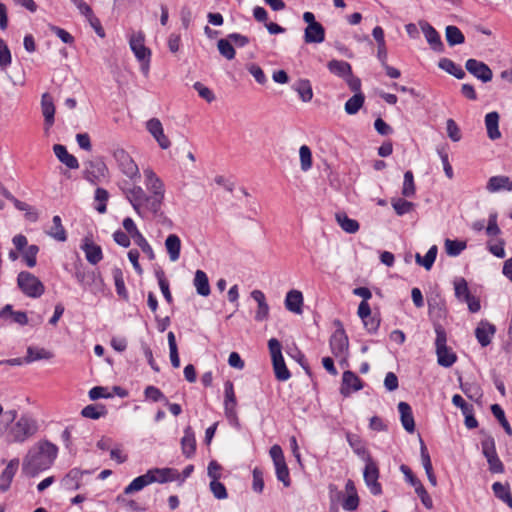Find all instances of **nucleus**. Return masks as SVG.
Listing matches in <instances>:
<instances>
[{"label": "nucleus", "instance_id": "obj_1", "mask_svg": "<svg viewBox=\"0 0 512 512\" xmlns=\"http://www.w3.org/2000/svg\"><path fill=\"white\" fill-rule=\"evenodd\" d=\"M144 176L145 186L150 195L137 185L121 187L126 199L142 218L146 217L147 213L156 216L161 211L165 195L164 183L152 169H145Z\"/></svg>", "mask_w": 512, "mask_h": 512}, {"label": "nucleus", "instance_id": "obj_2", "mask_svg": "<svg viewBox=\"0 0 512 512\" xmlns=\"http://www.w3.org/2000/svg\"><path fill=\"white\" fill-rule=\"evenodd\" d=\"M58 448L48 440H42L33 445L27 452L22 463V473L34 478L39 473L48 470L54 463Z\"/></svg>", "mask_w": 512, "mask_h": 512}, {"label": "nucleus", "instance_id": "obj_3", "mask_svg": "<svg viewBox=\"0 0 512 512\" xmlns=\"http://www.w3.org/2000/svg\"><path fill=\"white\" fill-rule=\"evenodd\" d=\"M37 421L28 414H22L9 428L7 438L9 442L24 443L38 431Z\"/></svg>", "mask_w": 512, "mask_h": 512}, {"label": "nucleus", "instance_id": "obj_4", "mask_svg": "<svg viewBox=\"0 0 512 512\" xmlns=\"http://www.w3.org/2000/svg\"><path fill=\"white\" fill-rule=\"evenodd\" d=\"M436 333L435 347L438 364L442 367H451L457 361V355L447 346V333L440 323H434Z\"/></svg>", "mask_w": 512, "mask_h": 512}, {"label": "nucleus", "instance_id": "obj_5", "mask_svg": "<svg viewBox=\"0 0 512 512\" xmlns=\"http://www.w3.org/2000/svg\"><path fill=\"white\" fill-rule=\"evenodd\" d=\"M143 34H131L129 46L140 64L141 72L147 76L150 69L151 50L144 43Z\"/></svg>", "mask_w": 512, "mask_h": 512}, {"label": "nucleus", "instance_id": "obj_6", "mask_svg": "<svg viewBox=\"0 0 512 512\" xmlns=\"http://www.w3.org/2000/svg\"><path fill=\"white\" fill-rule=\"evenodd\" d=\"M17 286L21 292L30 298H39L45 292L44 284L34 274L21 271L17 276Z\"/></svg>", "mask_w": 512, "mask_h": 512}, {"label": "nucleus", "instance_id": "obj_7", "mask_svg": "<svg viewBox=\"0 0 512 512\" xmlns=\"http://www.w3.org/2000/svg\"><path fill=\"white\" fill-rule=\"evenodd\" d=\"M112 156L117 164L118 169L126 177L132 181L140 178L138 165L126 150L121 147L113 148Z\"/></svg>", "mask_w": 512, "mask_h": 512}, {"label": "nucleus", "instance_id": "obj_8", "mask_svg": "<svg viewBox=\"0 0 512 512\" xmlns=\"http://www.w3.org/2000/svg\"><path fill=\"white\" fill-rule=\"evenodd\" d=\"M481 448L487 460L489 471L493 474L503 473L505 470L504 464L497 454L495 440L491 435L486 436L481 441Z\"/></svg>", "mask_w": 512, "mask_h": 512}, {"label": "nucleus", "instance_id": "obj_9", "mask_svg": "<svg viewBox=\"0 0 512 512\" xmlns=\"http://www.w3.org/2000/svg\"><path fill=\"white\" fill-rule=\"evenodd\" d=\"M74 277L84 290L94 294L102 290L103 279L99 272L77 268Z\"/></svg>", "mask_w": 512, "mask_h": 512}, {"label": "nucleus", "instance_id": "obj_10", "mask_svg": "<svg viewBox=\"0 0 512 512\" xmlns=\"http://www.w3.org/2000/svg\"><path fill=\"white\" fill-rule=\"evenodd\" d=\"M269 453L275 466L277 479L282 482L285 487H289L291 485L290 473L282 448L275 444L270 448Z\"/></svg>", "mask_w": 512, "mask_h": 512}, {"label": "nucleus", "instance_id": "obj_11", "mask_svg": "<svg viewBox=\"0 0 512 512\" xmlns=\"http://www.w3.org/2000/svg\"><path fill=\"white\" fill-rule=\"evenodd\" d=\"M363 476L366 485L369 487L370 492L373 495L382 494V486L378 482L379 469L377 464L370 457H368L366 461Z\"/></svg>", "mask_w": 512, "mask_h": 512}, {"label": "nucleus", "instance_id": "obj_12", "mask_svg": "<svg viewBox=\"0 0 512 512\" xmlns=\"http://www.w3.org/2000/svg\"><path fill=\"white\" fill-rule=\"evenodd\" d=\"M339 326L340 327L331 335L329 341L332 354L335 357L344 355L349 348L348 336L340 323Z\"/></svg>", "mask_w": 512, "mask_h": 512}, {"label": "nucleus", "instance_id": "obj_13", "mask_svg": "<svg viewBox=\"0 0 512 512\" xmlns=\"http://www.w3.org/2000/svg\"><path fill=\"white\" fill-rule=\"evenodd\" d=\"M465 68L470 74L484 83L491 81L493 78L492 70L482 61L473 58L468 59L465 63Z\"/></svg>", "mask_w": 512, "mask_h": 512}, {"label": "nucleus", "instance_id": "obj_14", "mask_svg": "<svg viewBox=\"0 0 512 512\" xmlns=\"http://www.w3.org/2000/svg\"><path fill=\"white\" fill-rule=\"evenodd\" d=\"M146 128L162 149H168L170 147V140L164 134L162 123L158 118H151L148 120Z\"/></svg>", "mask_w": 512, "mask_h": 512}, {"label": "nucleus", "instance_id": "obj_15", "mask_svg": "<svg viewBox=\"0 0 512 512\" xmlns=\"http://www.w3.org/2000/svg\"><path fill=\"white\" fill-rule=\"evenodd\" d=\"M363 388L361 379L352 371L347 370L343 372L342 384L340 392L343 396L347 397L352 391H359Z\"/></svg>", "mask_w": 512, "mask_h": 512}, {"label": "nucleus", "instance_id": "obj_16", "mask_svg": "<svg viewBox=\"0 0 512 512\" xmlns=\"http://www.w3.org/2000/svg\"><path fill=\"white\" fill-rule=\"evenodd\" d=\"M19 467V459L13 458L11 459L5 469L0 474V491L6 492L9 490L12 480L18 470Z\"/></svg>", "mask_w": 512, "mask_h": 512}, {"label": "nucleus", "instance_id": "obj_17", "mask_svg": "<svg viewBox=\"0 0 512 512\" xmlns=\"http://www.w3.org/2000/svg\"><path fill=\"white\" fill-rule=\"evenodd\" d=\"M496 332V327L488 321L482 320L475 329V337L482 347L491 343V338Z\"/></svg>", "mask_w": 512, "mask_h": 512}, {"label": "nucleus", "instance_id": "obj_18", "mask_svg": "<svg viewBox=\"0 0 512 512\" xmlns=\"http://www.w3.org/2000/svg\"><path fill=\"white\" fill-rule=\"evenodd\" d=\"M0 319L16 323L21 326L28 324V316L24 311H14L12 305L7 304L0 310Z\"/></svg>", "mask_w": 512, "mask_h": 512}, {"label": "nucleus", "instance_id": "obj_19", "mask_svg": "<svg viewBox=\"0 0 512 512\" xmlns=\"http://www.w3.org/2000/svg\"><path fill=\"white\" fill-rule=\"evenodd\" d=\"M81 249L84 251L87 261L92 265H96L103 258L101 247L87 238L81 245Z\"/></svg>", "mask_w": 512, "mask_h": 512}, {"label": "nucleus", "instance_id": "obj_20", "mask_svg": "<svg viewBox=\"0 0 512 512\" xmlns=\"http://www.w3.org/2000/svg\"><path fill=\"white\" fill-rule=\"evenodd\" d=\"M53 151L58 160L66 165L69 169H78L79 162L77 158L67 151V148L62 144H55Z\"/></svg>", "mask_w": 512, "mask_h": 512}, {"label": "nucleus", "instance_id": "obj_21", "mask_svg": "<svg viewBox=\"0 0 512 512\" xmlns=\"http://www.w3.org/2000/svg\"><path fill=\"white\" fill-rule=\"evenodd\" d=\"M398 411L403 428L407 432L413 433L415 431V421L411 406L406 402H399Z\"/></svg>", "mask_w": 512, "mask_h": 512}, {"label": "nucleus", "instance_id": "obj_22", "mask_svg": "<svg viewBox=\"0 0 512 512\" xmlns=\"http://www.w3.org/2000/svg\"><path fill=\"white\" fill-rule=\"evenodd\" d=\"M420 455H421L422 465L425 469L428 481L430 482V484L432 486H436L437 478L433 471V466H432V462H431V458H430L428 449L422 439H420Z\"/></svg>", "mask_w": 512, "mask_h": 512}, {"label": "nucleus", "instance_id": "obj_23", "mask_svg": "<svg viewBox=\"0 0 512 512\" xmlns=\"http://www.w3.org/2000/svg\"><path fill=\"white\" fill-rule=\"evenodd\" d=\"M155 482L154 476L152 473H149V470L135 479L132 480V482L125 487L124 494L129 495L134 492H138L142 490L144 487H146L149 484H152Z\"/></svg>", "mask_w": 512, "mask_h": 512}, {"label": "nucleus", "instance_id": "obj_24", "mask_svg": "<svg viewBox=\"0 0 512 512\" xmlns=\"http://www.w3.org/2000/svg\"><path fill=\"white\" fill-rule=\"evenodd\" d=\"M499 114L496 111L489 112L485 116V126L487 130V136L491 140H497L501 137L499 130Z\"/></svg>", "mask_w": 512, "mask_h": 512}, {"label": "nucleus", "instance_id": "obj_25", "mask_svg": "<svg viewBox=\"0 0 512 512\" xmlns=\"http://www.w3.org/2000/svg\"><path fill=\"white\" fill-rule=\"evenodd\" d=\"M181 448L182 453L190 458L195 454L196 450V439L193 429L190 426H187L184 429V436L181 439Z\"/></svg>", "mask_w": 512, "mask_h": 512}, {"label": "nucleus", "instance_id": "obj_26", "mask_svg": "<svg viewBox=\"0 0 512 512\" xmlns=\"http://www.w3.org/2000/svg\"><path fill=\"white\" fill-rule=\"evenodd\" d=\"M303 306V295L299 290H290L285 298V307L288 311L301 314Z\"/></svg>", "mask_w": 512, "mask_h": 512}, {"label": "nucleus", "instance_id": "obj_27", "mask_svg": "<svg viewBox=\"0 0 512 512\" xmlns=\"http://www.w3.org/2000/svg\"><path fill=\"white\" fill-rule=\"evenodd\" d=\"M486 189L492 193L500 190L512 191V180L504 175L492 176L487 182Z\"/></svg>", "mask_w": 512, "mask_h": 512}, {"label": "nucleus", "instance_id": "obj_28", "mask_svg": "<svg viewBox=\"0 0 512 512\" xmlns=\"http://www.w3.org/2000/svg\"><path fill=\"white\" fill-rule=\"evenodd\" d=\"M105 169L106 165L103 162L90 161L84 171V178L87 181L96 184L100 177L104 176Z\"/></svg>", "mask_w": 512, "mask_h": 512}, {"label": "nucleus", "instance_id": "obj_29", "mask_svg": "<svg viewBox=\"0 0 512 512\" xmlns=\"http://www.w3.org/2000/svg\"><path fill=\"white\" fill-rule=\"evenodd\" d=\"M41 108L44 116V122L47 128L51 127L54 123L55 106L52 97L45 93L42 96Z\"/></svg>", "mask_w": 512, "mask_h": 512}, {"label": "nucleus", "instance_id": "obj_30", "mask_svg": "<svg viewBox=\"0 0 512 512\" xmlns=\"http://www.w3.org/2000/svg\"><path fill=\"white\" fill-rule=\"evenodd\" d=\"M54 357V354L45 349L34 346H29L27 348L26 356L24 357L25 363H32L34 361L39 360H50Z\"/></svg>", "mask_w": 512, "mask_h": 512}, {"label": "nucleus", "instance_id": "obj_31", "mask_svg": "<svg viewBox=\"0 0 512 512\" xmlns=\"http://www.w3.org/2000/svg\"><path fill=\"white\" fill-rule=\"evenodd\" d=\"M84 473L78 468L71 469L62 479V485L68 490H78Z\"/></svg>", "mask_w": 512, "mask_h": 512}, {"label": "nucleus", "instance_id": "obj_32", "mask_svg": "<svg viewBox=\"0 0 512 512\" xmlns=\"http://www.w3.org/2000/svg\"><path fill=\"white\" fill-rule=\"evenodd\" d=\"M46 234L59 242L67 240V232L62 225V219L59 215H55L52 219V226L46 231Z\"/></svg>", "mask_w": 512, "mask_h": 512}, {"label": "nucleus", "instance_id": "obj_33", "mask_svg": "<svg viewBox=\"0 0 512 512\" xmlns=\"http://www.w3.org/2000/svg\"><path fill=\"white\" fill-rule=\"evenodd\" d=\"M165 247L169 254V259L172 262H175L180 257L181 251V240L178 235L170 234L165 240Z\"/></svg>", "mask_w": 512, "mask_h": 512}, {"label": "nucleus", "instance_id": "obj_34", "mask_svg": "<svg viewBox=\"0 0 512 512\" xmlns=\"http://www.w3.org/2000/svg\"><path fill=\"white\" fill-rule=\"evenodd\" d=\"M492 490L496 498L503 501L512 509V494L510 491L509 484L495 482L492 484Z\"/></svg>", "mask_w": 512, "mask_h": 512}, {"label": "nucleus", "instance_id": "obj_35", "mask_svg": "<svg viewBox=\"0 0 512 512\" xmlns=\"http://www.w3.org/2000/svg\"><path fill=\"white\" fill-rule=\"evenodd\" d=\"M293 89L298 93L303 102H310L313 98V89L308 79H300L293 85Z\"/></svg>", "mask_w": 512, "mask_h": 512}, {"label": "nucleus", "instance_id": "obj_36", "mask_svg": "<svg viewBox=\"0 0 512 512\" xmlns=\"http://www.w3.org/2000/svg\"><path fill=\"white\" fill-rule=\"evenodd\" d=\"M194 286L196 291L201 296H208L210 294V284L207 274L202 270H197L194 277Z\"/></svg>", "mask_w": 512, "mask_h": 512}, {"label": "nucleus", "instance_id": "obj_37", "mask_svg": "<svg viewBox=\"0 0 512 512\" xmlns=\"http://www.w3.org/2000/svg\"><path fill=\"white\" fill-rule=\"evenodd\" d=\"M112 275H113L117 295L124 300H128L129 295H128V291L125 286L124 275H123L122 269L119 267H114L112 270Z\"/></svg>", "mask_w": 512, "mask_h": 512}, {"label": "nucleus", "instance_id": "obj_38", "mask_svg": "<svg viewBox=\"0 0 512 512\" xmlns=\"http://www.w3.org/2000/svg\"><path fill=\"white\" fill-rule=\"evenodd\" d=\"M327 67L332 74L342 78H346L352 72L351 65L343 60H331Z\"/></svg>", "mask_w": 512, "mask_h": 512}, {"label": "nucleus", "instance_id": "obj_39", "mask_svg": "<svg viewBox=\"0 0 512 512\" xmlns=\"http://www.w3.org/2000/svg\"><path fill=\"white\" fill-rule=\"evenodd\" d=\"M107 413H108V411H107L105 405H103V404H90V405L85 406L81 410V415L84 418H89V419H93V420H97L101 417H104L107 415Z\"/></svg>", "mask_w": 512, "mask_h": 512}, {"label": "nucleus", "instance_id": "obj_40", "mask_svg": "<svg viewBox=\"0 0 512 512\" xmlns=\"http://www.w3.org/2000/svg\"><path fill=\"white\" fill-rule=\"evenodd\" d=\"M438 66L446 71L447 73L453 75L457 79H463L465 77V71L461 66L455 64L452 60L448 58L440 59Z\"/></svg>", "mask_w": 512, "mask_h": 512}, {"label": "nucleus", "instance_id": "obj_41", "mask_svg": "<svg viewBox=\"0 0 512 512\" xmlns=\"http://www.w3.org/2000/svg\"><path fill=\"white\" fill-rule=\"evenodd\" d=\"M365 101V96L362 92L354 94L351 98H349L344 106L345 112L349 115L356 114L361 107L363 106Z\"/></svg>", "mask_w": 512, "mask_h": 512}, {"label": "nucleus", "instance_id": "obj_42", "mask_svg": "<svg viewBox=\"0 0 512 512\" xmlns=\"http://www.w3.org/2000/svg\"><path fill=\"white\" fill-rule=\"evenodd\" d=\"M336 219L340 227L347 233H356L360 228L358 221L349 218L345 213H338Z\"/></svg>", "mask_w": 512, "mask_h": 512}, {"label": "nucleus", "instance_id": "obj_43", "mask_svg": "<svg viewBox=\"0 0 512 512\" xmlns=\"http://www.w3.org/2000/svg\"><path fill=\"white\" fill-rule=\"evenodd\" d=\"M217 48L219 53L227 60L235 58V48L233 46V41H231L229 37L219 39L217 42Z\"/></svg>", "mask_w": 512, "mask_h": 512}, {"label": "nucleus", "instance_id": "obj_44", "mask_svg": "<svg viewBox=\"0 0 512 512\" xmlns=\"http://www.w3.org/2000/svg\"><path fill=\"white\" fill-rule=\"evenodd\" d=\"M155 276L158 280L159 287L165 300L167 301V303L171 304L173 302V297L170 292L169 282L166 279L165 272L161 268H159L155 271Z\"/></svg>", "mask_w": 512, "mask_h": 512}, {"label": "nucleus", "instance_id": "obj_45", "mask_svg": "<svg viewBox=\"0 0 512 512\" xmlns=\"http://www.w3.org/2000/svg\"><path fill=\"white\" fill-rule=\"evenodd\" d=\"M236 406L237 400H232L231 402L224 400V413L227 420L232 426L239 428V418L237 415Z\"/></svg>", "mask_w": 512, "mask_h": 512}, {"label": "nucleus", "instance_id": "obj_46", "mask_svg": "<svg viewBox=\"0 0 512 512\" xmlns=\"http://www.w3.org/2000/svg\"><path fill=\"white\" fill-rule=\"evenodd\" d=\"M428 307L429 316L433 319L434 323H439L438 320L445 317L446 310L443 303L436 300H428Z\"/></svg>", "mask_w": 512, "mask_h": 512}, {"label": "nucleus", "instance_id": "obj_47", "mask_svg": "<svg viewBox=\"0 0 512 512\" xmlns=\"http://www.w3.org/2000/svg\"><path fill=\"white\" fill-rule=\"evenodd\" d=\"M491 412L503 427L505 433L509 436L512 435V428L506 419L505 412L499 404L491 405Z\"/></svg>", "mask_w": 512, "mask_h": 512}, {"label": "nucleus", "instance_id": "obj_48", "mask_svg": "<svg viewBox=\"0 0 512 512\" xmlns=\"http://www.w3.org/2000/svg\"><path fill=\"white\" fill-rule=\"evenodd\" d=\"M275 377L279 381H287L291 377V373L287 368L284 358L272 361Z\"/></svg>", "mask_w": 512, "mask_h": 512}, {"label": "nucleus", "instance_id": "obj_49", "mask_svg": "<svg viewBox=\"0 0 512 512\" xmlns=\"http://www.w3.org/2000/svg\"><path fill=\"white\" fill-rule=\"evenodd\" d=\"M391 204L398 216L410 213L415 206L413 202L407 201L403 198L392 199Z\"/></svg>", "mask_w": 512, "mask_h": 512}, {"label": "nucleus", "instance_id": "obj_50", "mask_svg": "<svg viewBox=\"0 0 512 512\" xmlns=\"http://www.w3.org/2000/svg\"><path fill=\"white\" fill-rule=\"evenodd\" d=\"M401 193L405 197H413L416 193L414 175L411 170H408L404 173V181Z\"/></svg>", "mask_w": 512, "mask_h": 512}, {"label": "nucleus", "instance_id": "obj_51", "mask_svg": "<svg viewBox=\"0 0 512 512\" xmlns=\"http://www.w3.org/2000/svg\"><path fill=\"white\" fill-rule=\"evenodd\" d=\"M174 470L171 468H153L149 469V473L154 476L155 482L166 483L174 480Z\"/></svg>", "mask_w": 512, "mask_h": 512}, {"label": "nucleus", "instance_id": "obj_52", "mask_svg": "<svg viewBox=\"0 0 512 512\" xmlns=\"http://www.w3.org/2000/svg\"><path fill=\"white\" fill-rule=\"evenodd\" d=\"M455 296L459 300H466L472 294L469 291L467 281L464 278H457L454 281Z\"/></svg>", "mask_w": 512, "mask_h": 512}, {"label": "nucleus", "instance_id": "obj_53", "mask_svg": "<svg viewBox=\"0 0 512 512\" xmlns=\"http://www.w3.org/2000/svg\"><path fill=\"white\" fill-rule=\"evenodd\" d=\"M12 62L11 51L7 43L0 38V69L6 70Z\"/></svg>", "mask_w": 512, "mask_h": 512}, {"label": "nucleus", "instance_id": "obj_54", "mask_svg": "<svg viewBox=\"0 0 512 512\" xmlns=\"http://www.w3.org/2000/svg\"><path fill=\"white\" fill-rule=\"evenodd\" d=\"M466 248V242L446 239L445 250L449 256H458Z\"/></svg>", "mask_w": 512, "mask_h": 512}, {"label": "nucleus", "instance_id": "obj_55", "mask_svg": "<svg viewBox=\"0 0 512 512\" xmlns=\"http://www.w3.org/2000/svg\"><path fill=\"white\" fill-rule=\"evenodd\" d=\"M109 198V193L106 189L98 187L95 191V201L98 202L96 205V210L103 214L107 210V201Z\"/></svg>", "mask_w": 512, "mask_h": 512}, {"label": "nucleus", "instance_id": "obj_56", "mask_svg": "<svg viewBox=\"0 0 512 512\" xmlns=\"http://www.w3.org/2000/svg\"><path fill=\"white\" fill-rule=\"evenodd\" d=\"M132 239L134 240L135 244L140 247L142 252L147 255L149 260L155 259V253L142 233H139Z\"/></svg>", "mask_w": 512, "mask_h": 512}, {"label": "nucleus", "instance_id": "obj_57", "mask_svg": "<svg viewBox=\"0 0 512 512\" xmlns=\"http://www.w3.org/2000/svg\"><path fill=\"white\" fill-rule=\"evenodd\" d=\"M384 35L385 34H373L374 39L378 46L377 58L381 64H385V61H387V58H388V52H387V48H386V42H385Z\"/></svg>", "mask_w": 512, "mask_h": 512}, {"label": "nucleus", "instance_id": "obj_58", "mask_svg": "<svg viewBox=\"0 0 512 512\" xmlns=\"http://www.w3.org/2000/svg\"><path fill=\"white\" fill-rule=\"evenodd\" d=\"M303 20L307 23L304 32H325L322 24L315 20V16L312 12H305L303 14Z\"/></svg>", "mask_w": 512, "mask_h": 512}, {"label": "nucleus", "instance_id": "obj_59", "mask_svg": "<svg viewBox=\"0 0 512 512\" xmlns=\"http://www.w3.org/2000/svg\"><path fill=\"white\" fill-rule=\"evenodd\" d=\"M39 247L37 245H29L25 251H23V260L29 268H33L37 263V254Z\"/></svg>", "mask_w": 512, "mask_h": 512}, {"label": "nucleus", "instance_id": "obj_60", "mask_svg": "<svg viewBox=\"0 0 512 512\" xmlns=\"http://www.w3.org/2000/svg\"><path fill=\"white\" fill-rule=\"evenodd\" d=\"M144 395L146 399H149L153 402H167V397L163 394V392L153 385H149L145 388Z\"/></svg>", "mask_w": 512, "mask_h": 512}, {"label": "nucleus", "instance_id": "obj_61", "mask_svg": "<svg viewBox=\"0 0 512 512\" xmlns=\"http://www.w3.org/2000/svg\"><path fill=\"white\" fill-rule=\"evenodd\" d=\"M301 169L308 171L312 167V153L307 145H302L299 149Z\"/></svg>", "mask_w": 512, "mask_h": 512}, {"label": "nucleus", "instance_id": "obj_62", "mask_svg": "<svg viewBox=\"0 0 512 512\" xmlns=\"http://www.w3.org/2000/svg\"><path fill=\"white\" fill-rule=\"evenodd\" d=\"M209 486L216 499L222 500L227 498L228 493L223 483L219 482L218 480H212Z\"/></svg>", "mask_w": 512, "mask_h": 512}, {"label": "nucleus", "instance_id": "obj_63", "mask_svg": "<svg viewBox=\"0 0 512 512\" xmlns=\"http://www.w3.org/2000/svg\"><path fill=\"white\" fill-rule=\"evenodd\" d=\"M460 388L462 392L470 399L477 400L482 397L480 388L470 383H461Z\"/></svg>", "mask_w": 512, "mask_h": 512}, {"label": "nucleus", "instance_id": "obj_64", "mask_svg": "<svg viewBox=\"0 0 512 512\" xmlns=\"http://www.w3.org/2000/svg\"><path fill=\"white\" fill-rule=\"evenodd\" d=\"M193 87L198 92L199 96L206 100L208 103H211L215 100L213 91L201 82H195Z\"/></svg>", "mask_w": 512, "mask_h": 512}]
</instances>
